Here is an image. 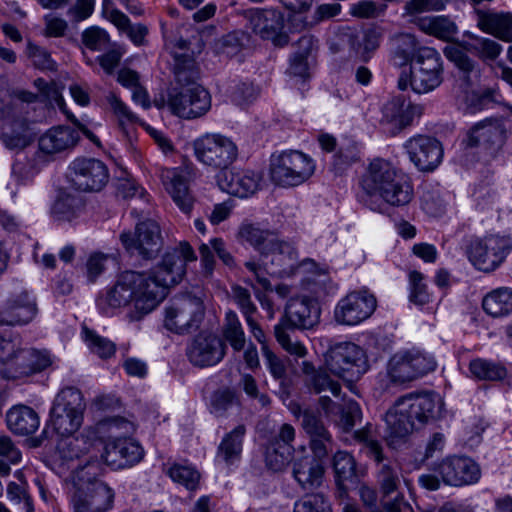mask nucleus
Listing matches in <instances>:
<instances>
[{
  "label": "nucleus",
  "mask_w": 512,
  "mask_h": 512,
  "mask_svg": "<svg viewBox=\"0 0 512 512\" xmlns=\"http://www.w3.org/2000/svg\"><path fill=\"white\" fill-rule=\"evenodd\" d=\"M274 244L270 247L268 256H271L270 262L276 276H290L301 266L312 264L310 260L299 262L297 249L292 243L277 238Z\"/></svg>",
  "instance_id": "c756f323"
},
{
  "label": "nucleus",
  "mask_w": 512,
  "mask_h": 512,
  "mask_svg": "<svg viewBox=\"0 0 512 512\" xmlns=\"http://www.w3.org/2000/svg\"><path fill=\"white\" fill-rule=\"evenodd\" d=\"M120 240L127 251L137 252L144 259L155 258L163 246L160 226L152 219L138 223L134 234L123 232Z\"/></svg>",
  "instance_id": "2eb2a0df"
},
{
  "label": "nucleus",
  "mask_w": 512,
  "mask_h": 512,
  "mask_svg": "<svg viewBox=\"0 0 512 512\" xmlns=\"http://www.w3.org/2000/svg\"><path fill=\"white\" fill-rule=\"evenodd\" d=\"M410 160L421 171H432L441 162L443 149L438 140L430 136L418 135L404 145Z\"/></svg>",
  "instance_id": "4be33fe9"
},
{
  "label": "nucleus",
  "mask_w": 512,
  "mask_h": 512,
  "mask_svg": "<svg viewBox=\"0 0 512 512\" xmlns=\"http://www.w3.org/2000/svg\"><path fill=\"white\" fill-rule=\"evenodd\" d=\"M445 9L443 0H408L403 7V17L408 18L410 23L415 24L416 19H421L419 15L427 12H439Z\"/></svg>",
  "instance_id": "864d4df0"
},
{
  "label": "nucleus",
  "mask_w": 512,
  "mask_h": 512,
  "mask_svg": "<svg viewBox=\"0 0 512 512\" xmlns=\"http://www.w3.org/2000/svg\"><path fill=\"white\" fill-rule=\"evenodd\" d=\"M313 159L298 150L273 154L270 160L271 179L277 185L294 187L306 182L315 172Z\"/></svg>",
  "instance_id": "1a4fd4ad"
},
{
  "label": "nucleus",
  "mask_w": 512,
  "mask_h": 512,
  "mask_svg": "<svg viewBox=\"0 0 512 512\" xmlns=\"http://www.w3.org/2000/svg\"><path fill=\"white\" fill-rule=\"evenodd\" d=\"M222 335L234 351L240 352L245 348V332L238 315L232 310H229L225 315L222 325Z\"/></svg>",
  "instance_id": "de8ad7c7"
},
{
  "label": "nucleus",
  "mask_w": 512,
  "mask_h": 512,
  "mask_svg": "<svg viewBox=\"0 0 512 512\" xmlns=\"http://www.w3.org/2000/svg\"><path fill=\"white\" fill-rule=\"evenodd\" d=\"M478 27L495 37L508 40L512 28V17L509 14H498L476 10Z\"/></svg>",
  "instance_id": "58836bf2"
},
{
  "label": "nucleus",
  "mask_w": 512,
  "mask_h": 512,
  "mask_svg": "<svg viewBox=\"0 0 512 512\" xmlns=\"http://www.w3.org/2000/svg\"><path fill=\"white\" fill-rule=\"evenodd\" d=\"M8 429L16 435L28 436L37 431L40 419L37 412L26 405H17L6 413Z\"/></svg>",
  "instance_id": "f704fd0d"
},
{
  "label": "nucleus",
  "mask_w": 512,
  "mask_h": 512,
  "mask_svg": "<svg viewBox=\"0 0 512 512\" xmlns=\"http://www.w3.org/2000/svg\"><path fill=\"white\" fill-rule=\"evenodd\" d=\"M234 405L239 406L240 401L237 393L231 388L218 389L211 395L210 412L217 417L225 416Z\"/></svg>",
  "instance_id": "5fc2aeb1"
},
{
  "label": "nucleus",
  "mask_w": 512,
  "mask_h": 512,
  "mask_svg": "<svg viewBox=\"0 0 512 512\" xmlns=\"http://www.w3.org/2000/svg\"><path fill=\"white\" fill-rule=\"evenodd\" d=\"M204 317V305L200 297L185 293L173 298L166 308L165 327L175 333L183 334L197 329Z\"/></svg>",
  "instance_id": "f8f14e48"
},
{
  "label": "nucleus",
  "mask_w": 512,
  "mask_h": 512,
  "mask_svg": "<svg viewBox=\"0 0 512 512\" xmlns=\"http://www.w3.org/2000/svg\"><path fill=\"white\" fill-rule=\"evenodd\" d=\"M37 314L36 298L27 291H21L0 305V326L27 325Z\"/></svg>",
  "instance_id": "6ab92c4d"
},
{
  "label": "nucleus",
  "mask_w": 512,
  "mask_h": 512,
  "mask_svg": "<svg viewBox=\"0 0 512 512\" xmlns=\"http://www.w3.org/2000/svg\"><path fill=\"white\" fill-rule=\"evenodd\" d=\"M211 248L226 266L230 268H234L236 266L234 257L226 249L224 241L221 238H213L210 240V245L202 244L199 247L203 273L205 276H210L214 270L215 260L211 252Z\"/></svg>",
  "instance_id": "ea45409f"
},
{
  "label": "nucleus",
  "mask_w": 512,
  "mask_h": 512,
  "mask_svg": "<svg viewBox=\"0 0 512 512\" xmlns=\"http://www.w3.org/2000/svg\"><path fill=\"white\" fill-rule=\"evenodd\" d=\"M361 185L367 195L378 197L391 206L407 205L413 198L408 178L383 158H374L369 163Z\"/></svg>",
  "instance_id": "7ed1b4c3"
},
{
  "label": "nucleus",
  "mask_w": 512,
  "mask_h": 512,
  "mask_svg": "<svg viewBox=\"0 0 512 512\" xmlns=\"http://www.w3.org/2000/svg\"><path fill=\"white\" fill-rule=\"evenodd\" d=\"M320 307L316 300L303 297L291 299L285 308V320L291 328L311 329L318 324Z\"/></svg>",
  "instance_id": "a878e982"
},
{
  "label": "nucleus",
  "mask_w": 512,
  "mask_h": 512,
  "mask_svg": "<svg viewBox=\"0 0 512 512\" xmlns=\"http://www.w3.org/2000/svg\"><path fill=\"white\" fill-rule=\"evenodd\" d=\"M125 433L123 430L116 428L112 432L108 427L104 430V435L109 434V439L104 445V452L99 460L103 466H109L114 470L131 467L140 462L144 456L142 446L134 439L122 435L132 434Z\"/></svg>",
  "instance_id": "9b49d317"
},
{
  "label": "nucleus",
  "mask_w": 512,
  "mask_h": 512,
  "mask_svg": "<svg viewBox=\"0 0 512 512\" xmlns=\"http://www.w3.org/2000/svg\"><path fill=\"white\" fill-rule=\"evenodd\" d=\"M423 107L411 98H390L382 108V121L400 131L422 115Z\"/></svg>",
  "instance_id": "cd10ccee"
},
{
  "label": "nucleus",
  "mask_w": 512,
  "mask_h": 512,
  "mask_svg": "<svg viewBox=\"0 0 512 512\" xmlns=\"http://www.w3.org/2000/svg\"><path fill=\"white\" fill-rule=\"evenodd\" d=\"M448 60L458 68V85L464 94L480 96V69L478 65L460 48L448 47L444 51Z\"/></svg>",
  "instance_id": "b1692460"
},
{
  "label": "nucleus",
  "mask_w": 512,
  "mask_h": 512,
  "mask_svg": "<svg viewBox=\"0 0 512 512\" xmlns=\"http://www.w3.org/2000/svg\"><path fill=\"white\" fill-rule=\"evenodd\" d=\"M38 172L36 161L27 157L17 159L12 166V176L20 185L32 181Z\"/></svg>",
  "instance_id": "774afa93"
},
{
  "label": "nucleus",
  "mask_w": 512,
  "mask_h": 512,
  "mask_svg": "<svg viewBox=\"0 0 512 512\" xmlns=\"http://www.w3.org/2000/svg\"><path fill=\"white\" fill-rule=\"evenodd\" d=\"M83 417L52 407L50 423L53 430L61 437L70 436L82 425Z\"/></svg>",
  "instance_id": "8fccbe9b"
},
{
  "label": "nucleus",
  "mask_w": 512,
  "mask_h": 512,
  "mask_svg": "<svg viewBox=\"0 0 512 512\" xmlns=\"http://www.w3.org/2000/svg\"><path fill=\"white\" fill-rule=\"evenodd\" d=\"M293 476L303 489H316L322 484L324 467L321 461L308 456L302 457L293 463Z\"/></svg>",
  "instance_id": "c9c22d12"
},
{
  "label": "nucleus",
  "mask_w": 512,
  "mask_h": 512,
  "mask_svg": "<svg viewBox=\"0 0 512 512\" xmlns=\"http://www.w3.org/2000/svg\"><path fill=\"white\" fill-rule=\"evenodd\" d=\"M444 403L434 392L410 393L396 400L384 420L391 438H404L441 416Z\"/></svg>",
  "instance_id": "f03ea898"
},
{
  "label": "nucleus",
  "mask_w": 512,
  "mask_h": 512,
  "mask_svg": "<svg viewBox=\"0 0 512 512\" xmlns=\"http://www.w3.org/2000/svg\"><path fill=\"white\" fill-rule=\"evenodd\" d=\"M103 473L104 467L99 459H90L84 466L75 468L74 512H105L111 508L114 494L110 487L97 479Z\"/></svg>",
  "instance_id": "39448f33"
},
{
  "label": "nucleus",
  "mask_w": 512,
  "mask_h": 512,
  "mask_svg": "<svg viewBox=\"0 0 512 512\" xmlns=\"http://www.w3.org/2000/svg\"><path fill=\"white\" fill-rule=\"evenodd\" d=\"M360 406L355 401H348L342 405L336 417L332 420L343 432L351 431L357 421L361 419Z\"/></svg>",
  "instance_id": "13d9d810"
},
{
  "label": "nucleus",
  "mask_w": 512,
  "mask_h": 512,
  "mask_svg": "<svg viewBox=\"0 0 512 512\" xmlns=\"http://www.w3.org/2000/svg\"><path fill=\"white\" fill-rule=\"evenodd\" d=\"M505 138L506 129L503 122L498 118H487L471 128L467 145L496 150L503 145Z\"/></svg>",
  "instance_id": "bb28decb"
},
{
  "label": "nucleus",
  "mask_w": 512,
  "mask_h": 512,
  "mask_svg": "<svg viewBox=\"0 0 512 512\" xmlns=\"http://www.w3.org/2000/svg\"><path fill=\"white\" fill-rule=\"evenodd\" d=\"M174 75L177 91L174 96H200L207 93L205 88L197 83L198 72L195 70V63L191 59L180 56L175 57Z\"/></svg>",
  "instance_id": "473e14b6"
},
{
  "label": "nucleus",
  "mask_w": 512,
  "mask_h": 512,
  "mask_svg": "<svg viewBox=\"0 0 512 512\" xmlns=\"http://www.w3.org/2000/svg\"><path fill=\"white\" fill-rule=\"evenodd\" d=\"M85 341L92 353L102 359H107L115 354V344L107 338L95 334L93 331L84 328Z\"/></svg>",
  "instance_id": "0e129e2a"
},
{
  "label": "nucleus",
  "mask_w": 512,
  "mask_h": 512,
  "mask_svg": "<svg viewBox=\"0 0 512 512\" xmlns=\"http://www.w3.org/2000/svg\"><path fill=\"white\" fill-rule=\"evenodd\" d=\"M294 439V427L283 423L266 450V463L271 470L280 471L290 462Z\"/></svg>",
  "instance_id": "393cba45"
},
{
  "label": "nucleus",
  "mask_w": 512,
  "mask_h": 512,
  "mask_svg": "<svg viewBox=\"0 0 512 512\" xmlns=\"http://www.w3.org/2000/svg\"><path fill=\"white\" fill-rule=\"evenodd\" d=\"M52 407L83 417L86 403L79 389L65 387L56 395Z\"/></svg>",
  "instance_id": "49530a36"
},
{
  "label": "nucleus",
  "mask_w": 512,
  "mask_h": 512,
  "mask_svg": "<svg viewBox=\"0 0 512 512\" xmlns=\"http://www.w3.org/2000/svg\"><path fill=\"white\" fill-rule=\"evenodd\" d=\"M466 49L483 60H494L501 53L502 46L492 39L473 36Z\"/></svg>",
  "instance_id": "4d7b16f0"
},
{
  "label": "nucleus",
  "mask_w": 512,
  "mask_h": 512,
  "mask_svg": "<svg viewBox=\"0 0 512 512\" xmlns=\"http://www.w3.org/2000/svg\"><path fill=\"white\" fill-rule=\"evenodd\" d=\"M274 335L280 346L290 355L304 357L307 354L305 346L300 341L291 338L284 322H280L274 327Z\"/></svg>",
  "instance_id": "69168bd1"
},
{
  "label": "nucleus",
  "mask_w": 512,
  "mask_h": 512,
  "mask_svg": "<svg viewBox=\"0 0 512 512\" xmlns=\"http://www.w3.org/2000/svg\"><path fill=\"white\" fill-rule=\"evenodd\" d=\"M412 90L417 94L429 93L442 82V73L411 69Z\"/></svg>",
  "instance_id": "e2e57ef3"
},
{
  "label": "nucleus",
  "mask_w": 512,
  "mask_h": 512,
  "mask_svg": "<svg viewBox=\"0 0 512 512\" xmlns=\"http://www.w3.org/2000/svg\"><path fill=\"white\" fill-rule=\"evenodd\" d=\"M154 105L158 108L167 106L172 114L180 118L194 119L210 110L211 98H154Z\"/></svg>",
  "instance_id": "2f4dec72"
},
{
  "label": "nucleus",
  "mask_w": 512,
  "mask_h": 512,
  "mask_svg": "<svg viewBox=\"0 0 512 512\" xmlns=\"http://www.w3.org/2000/svg\"><path fill=\"white\" fill-rule=\"evenodd\" d=\"M84 207L83 201L80 197L64 194L58 197L55 201L52 214L58 221H72L77 218Z\"/></svg>",
  "instance_id": "09e8293b"
},
{
  "label": "nucleus",
  "mask_w": 512,
  "mask_h": 512,
  "mask_svg": "<svg viewBox=\"0 0 512 512\" xmlns=\"http://www.w3.org/2000/svg\"><path fill=\"white\" fill-rule=\"evenodd\" d=\"M470 372L480 380L499 381L507 376L506 368L495 362L476 359L470 363Z\"/></svg>",
  "instance_id": "603ef678"
},
{
  "label": "nucleus",
  "mask_w": 512,
  "mask_h": 512,
  "mask_svg": "<svg viewBox=\"0 0 512 512\" xmlns=\"http://www.w3.org/2000/svg\"><path fill=\"white\" fill-rule=\"evenodd\" d=\"M304 386L310 393L321 394L330 391L338 397L341 393V385L331 378L329 370L324 367H316L310 361H303L300 366Z\"/></svg>",
  "instance_id": "7c9ffc66"
},
{
  "label": "nucleus",
  "mask_w": 512,
  "mask_h": 512,
  "mask_svg": "<svg viewBox=\"0 0 512 512\" xmlns=\"http://www.w3.org/2000/svg\"><path fill=\"white\" fill-rule=\"evenodd\" d=\"M51 364L45 351L24 349L11 340L0 336V376L18 379L41 372Z\"/></svg>",
  "instance_id": "423d86ee"
},
{
  "label": "nucleus",
  "mask_w": 512,
  "mask_h": 512,
  "mask_svg": "<svg viewBox=\"0 0 512 512\" xmlns=\"http://www.w3.org/2000/svg\"><path fill=\"white\" fill-rule=\"evenodd\" d=\"M333 468L338 481H348L351 484H356V463L348 452L338 451L335 453Z\"/></svg>",
  "instance_id": "6e6d98bb"
},
{
  "label": "nucleus",
  "mask_w": 512,
  "mask_h": 512,
  "mask_svg": "<svg viewBox=\"0 0 512 512\" xmlns=\"http://www.w3.org/2000/svg\"><path fill=\"white\" fill-rule=\"evenodd\" d=\"M376 309V299L366 291L351 292L339 301L335 308L336 322L357 325L366 320Z\"/></svg>",
  "instance_id": "a211bd4d"
},
{
  "label": "nucleus",
  "mask_w": 512,
  "mask_h": 512,
  "mask_svg": "<svg viewBox=\"0 0 512 512\" xmlns=\"http://www.w3.org/2000/svg\"><path fill=\"white\" fill-rule=\"evenodd\" d=\"M435 358L418 349L402 350L395 353L388 362L387 375L391 383L405 385L434 371Z\"/></svg>",
  "instance_id": "9d476101"
},
{
  "label": "nucleus",
  "mask_w": 512,
  "mask_h": 512,
  "mask_svg": "<svg viewBox=\"0 0 512 512\" xmlns=\"http://www.w3.org/2000/svg\"><path fill=\"white\" fill-rule=\"evenodd\" d=\"M381 34L375 28H369L363 31L361 37L354 44L356 53L363 61H368L371 54L378 48Z\"/></svg>",
  "instance_id": "338daca9"
},
{
  "label": "nucleus",
  "mask_w": 512,
  "mask_h": 512,
  "mask_svg": "<svg viewBox=\"0 0 512 512\" xmlns=\"http://www.w3.org/2000/svg\"><path fill=\"white\" fill-rule=\"evenodd\" d=\"M435 470L446 485L456 487L474 484L481 477L479 465L468 457L446 458Z\"/></svg>",
  "instance_id": "aec40b11"
},
{
  "label": "nucleus",
  "mask_w": 512,
  "mask_h": 512,
  "mask_svg": "<svg viewBox=\"0 0 512 512\" xmlns=\"http://www.w3.org/2000/svg\"><path fill=\"white\" fill-rule=\"evenodd\" d=\"M411 69L442 73L441 56L435 49L424 47L412 62Z\"/></svg>",
  "instance_id": "bf43d9fd"
},
{
  "label": "nucleus",
  "mask_w": 512,
  "mask_h": 512,
  "mask_svg": "<svg viewBox=\"0 0 512 512\" xmlns=\"http://www.w3.org/2000/svg\"><path fill=\"white\" fill-rule=\"evenodd\" d=\"M79 140L78 132L68 126L49 129L38 141L39 149L46 154H55L73 148Z\"/></svg>",
  "instance_id": "72a5a7b5"
},
{
  "label": "nucleus",
  "mask_w": 512,
  "mask_h": 512,
  "mask_svg": "<svg viewBox=\"0 0 512 512\" xmlns=\"http://www.w3.org/2000/svg\"><path fill=\"white\" fill-rule=\"evenodd\" d=\"M219 188L241 198L255 194L262 182V175L249 169L224 170L216 176Z\"/></svg>",
  "instance_id": "5701e85b"
},
{
  "label": "nucleus",
  "mask_w": 512,
  "mask_h": 512,
  "mask_svg": "<svg viewBox=\"0 0 512 512\" xmlns=\"http://www.w3.org/2000/svg\"><path fill=\"white\" fill-rule=\"evenodd\" d=\"M109 106L118 129L130 140L140 119L120 98H109Z\"/></svg>",
  "instance_id": "37998d69"
},
{
  "label": "nucleus",
  "mask_w": 512,
  "mask_h": 512,
  "mask_svg": "<svg viewBox=\"0 0 512 512\" xmlns=\"http://www.w3.org/2000/svg\"><path fill=\"white\" fill-rule=\"evenodd\" d=\"M197 259L188 242L165 252L161 262L148 271L121 273L105 296L111 308L133 305L132 320H139L153 311L167 296L171 286L178 284L186 273V263Z\"/></svg>",
  "instance_id": "f257e3e1"
},
{
  "label": "nucleus",
  "mask_w": 512,
  "mask_h": 512,
  "mask_svg": "<svg viewBox=\"0 0 512 512\" xmlns=\"http://www.w3.org/2000/svg\"><path fill=\"white\" fill-rule=\"evenodd\" d=\"M245 434L246 427L243 424H239L232 431L227 433L218 447L217 457L226 464H232L239 460Z\"/></svg>",
  "instance_id": "a19ab883"
},
{
  "label": "nucleus",
  "mask_w": 512,
  "mask_h": 512,
  "mask_svg": "<svg viewBox=\"0 0 512 512\" xmlns=\"http://www.w3.org/2000/svg\"><path fill=\"white\" fill-rule=\"evenodd\" d=\"M33 98H0L1 140L10 150H23L36 139L38 132L32 112Z\"/></svg>",
  "instance_id": "20e7f679"
},
{
  "label": "nucleus",
  "mask_w": 512,
  "mask_h": 512,
  "mask_svg": "<svg viewBox=\"0 0 512 512\" xmlns=\"http://www.w3.org/2000/svg\"><path fill=\"white\" fill-rule=\"evenodd\" d=\"M106 427L112 432L113 428L130 433L134 430V424L123 417H112L100 420L93 426L86 427L78 436H64L57 444L60 456L64 460L78 459L89 452L94 444L104 437Z\"/></svg>",
  "instance_id": "6e6552de"
},
{
  "label": "nucleus",
  "mask_w": 512,
  "mask_h": 512,
  "mask_svg": "<svg viewBox=\"0 0 512 512\" xmlns=\"http://www.w3.org/2000/svg\"><path fill=\"white\" fill-rule=\"evenodd\" d=\"M190 176L191 172L187 167L166 170L162 174V181L167 192L184 213H189L194 203V198L188 187V179Z\"/></svg>",
  "instance_id": "c85d7f7f"
},
{
  "label": "nucleus",
  "mask_w": 512,
  "mask_h": 512,
  "mask_svg": "<svg viewBox=\"0 0 512 512\" xmlns=\"http://www.w3.org/2000/svg\"><path fill=\"white\" fill-rule=\"evenodd\" d=\"M377 471V482L383 496H390L392 493L398 491L401 485V473L398 465L391 462L381 463Z\"/></svg>",
  "instance_id": "3c124183"
},
{
  "label": "nucleus",
  "mask_w": 512,
  "mask_h": 512,
  "mask_svg": "<svg viewBox=\"0 0 512 512\" xmlns=\"http://www.w3.org/2000/svg\"><path fill=\"white\" fill-rule=\"evenodd\" d=\"M197 159L204 165L220 172L228 167L238 157V147L232 139L221 134H206L194 143Z\"/></svg>",
  "instance_id": "ddd939ff"
},
{
  "label": "nucleus",
  "mask_w": 512,
  "mask_h": 512,
  "mask_svg": "<svg viewBox=\"0 0 512 512\" xmlns=\"http://www.w3.org/2000/svg\"><path fill=\"white\" fill-rule=\"evenodd\" d=\"M415 25L422 32L445 41L452 40L458 32L455 22L444 15L416 19Z\"/></svg>",
  "instance_id": "4c0bfd02"
},
{
  "label": "nucleus",
  "mask_w": 512,
  "mask_h": 512,
  "mask_svg": "<svg viewBox=\"0 0 512 512\" xmlns=\"http://www.w3.org/2000/svg\"><path fill=\"white\" fill-rule=\"evenodd\" d=\"M324 365L330 374L347 383L358 381L369 369L365 351L352 342H340L324 354Z\"/></svg>",
  "instance_id": "0eeeda50"
},
{
  "label": "nucleus",
  "mask_w": 512,
  "mask_h": 512,
  "mask_svg": "<svg viewBox=\"0 0 512 512\" xmlns=\"http://www.w3.org/2000/svg\"><path fill=\"white\" fill-rule=\"evenodd\" d=\"M226 354V345L217 335L201 333L187 349L189 361L196 367L205 368L218 364Z\"/></svg>",
  "instance_id": "412c9836"
},
{
  "label": "nucleus",
  "mask_w": 512,
  "mask_h": 512,
  "mask_svg": "<svg viewBox=\"0 0 512 512\" xmlns=\"http://www.w3.org/2000/svg\"><path fill=\"white\" fill-rule=\"evenodd\" d=\"M484 311L493 316H504L512 311V289L502 287L488 293L482 301Z\"/></svg>",
  "instance_id": "79ce46f5"
},
{
  "label": "nucleus",
  "mask_w": 512,
  "mask_h": 512,
  "mask_svg": "<svg viewBox=\"0 0 512 512\" xmlns=\"http://www.w3.org/2000/svg\"><path fill=\"white\" fill-rule=\"evenodd\" d=\"M294 512H332V509L323 493H311L295 502Z\"/></svg>",
  "instance_id": "680f3d73"
},
{
  "label": "nucleus",
  "mask_w": 512,
  "mask_h": 512,
  "mask_svg": "<svg viewBox=\"0 0 512 512\" xmlns=\"http://www.w3.org/2000/svg\"><path fill=\"white\" fill-rule=\"evenodd\" d=\"M293 414L302 418L301 426L307 434L309 441L333 438L317 412L310 409L302 411L300 407H297V409L293 410Z\"/></svg>",
  "instance_id": "c03bdc74"
},
{
  "label": "nucleus",
  "mask_w": 512,
  "mask_h": 512,
  "mask_svg": "<svg viewBox=\"0 0 512 512\" xmlns=\"http://www.w3.org/2000/svg\"><path fill=\"white\" fill-rule=\"evenodd\" d=\"M393 40L395 45L394 59L399 66L413 62L423 48L413 34L400 33L395 35Z\"/></svg>",
  "instance_id": "a18cd8bd"
},
{
  "label": "nucleus",
  "mask_w": 512,
  "mask_h": 512,
  "mask_svg": "<svg viewBox=\"0 0 512 512\" xmlns=\"http://www.w3.org/2000/svg\"><path fill=\"white\" fill-rule=\"evenodd\" d=\"M512 242L509 237L490 235L471 242L467 253L470 262L480 271L491 272L509 255Z\"/></svg>",
  "instance_id": "4468645a"
},
{
  "label": "nucleus",
  "mask_w": 512,
  "mask_h": 512,
  "mask_svg": "<svg viewBox=\"0 0 512 512\" xmlns=\"http://www.w3.org/2000/svg\"><path fill=\"white\" fill-rule=\"evenodd\" d=\"M69 169L72 184L81 191L98 192L109 180L107 166L95 158H76Z\"/></svg>",
  "instance_id": "dca6fc26"
},
{
  "label": "nucleus",
  "mask_w": 512,
  "mask_h": 512,
  "mask_svg": "<svg viewBox=\"0 0 512 512\" xmlns=\"http://www.w3.org/2000/svg\"><path fill=\"white\" fill-rule=\"evenodd\" d=\"M238 237L249 243L262 256H268L270 247L277 239L276 233L263 228L259 223L243 222L238 230Z\"/></svg>",
  "instance_id": "e433bc0d"
},
{
  "label": "nucleus",
  "mask_w": 512,
  "mask_h": 512,
  "mask_svg": "<svg viewBox=\"0 0 512 512\" xmlns=\"http://www.w3.org/2000/svg\"><path fill=\"white\" fill-rule=\"evenodd\" d=\"M18 481L10 482L7 486V495L11 501L20 505L23 503L25 512H33V505L31 498L27 492V483L24 480L23 474L20 471L15 473Z\"/></svg>",
  "instance_id": "052dcab7"
},
{
  "label": "nucleus",
  "mask_w": 512,
  "mask_h": 512,
  "mask_svg": "<svg viewBox=\"0 0 512 512\" xmlns=\"http://www.w3.org/2000/svg\"><path fill=\"white\" fill-rule=\"evenodd\" d=\"M251 30L264 40H271L275 46L288 43L284 33L283 14L274 9H251L246 14Z\"/></svg>",
  "instance_id": "f3484780"
}]
</instances>
